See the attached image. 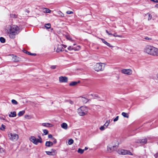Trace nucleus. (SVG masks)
<instances>
[{
    "label": "nucleus",
    "instance_id": "f257e3e1",
    "mask_svg": "<svg viewBox=\"0 0 158 158\" xmlns=\"http://www.w3.org/2000/svg\"><path fill=\"white\" fill-rule=\"evenodd\" d=\"M6 30L9 36L11 39H14L15 35L19 34L20 32V29L15 25H8L6 26Z\"/></svg>",
    "mask_w": 158,
    "mask_h": 158
},
{
    "label": "nucleus",
    "instance_id": "f03ea898",
    "mask_svg": "<svg viewBox=\"0 0 158 158\" xmlns=\"http://www.w3.org/2000/svg\"><path fill=\"white\" fill-rule=\"evenodd\" d=\"M144 52L148 54L158 56V49L152 46L148 45L144 49Z\"/></svg>",
    "mask_w": 158,
    "mask_h": 158
},
{
    "label": "nucleus",
    "instance_id": "7ed1b4c3",
    "mask_svg": "<svg viewBox=\"0 0 158 158\" xmlns=\"http://www.w3.org/2000/svg\"><path fill=\"white\" fill-rule=\"evenodd\" d=\"M39 139H36L34 136H31L29 139L30 140L33 144L37 145L38 143H42L43 142L42 139L40 136H38Z\"/></svg>",
    "mask_w": 158,
    "mask_h": 158
},
{
    "label": "nucleus",
    "instance_id": "20e7f679",
    "mask_svg": "<svg viewBox=\"0 0 158 158\" xmlns=\"http://www.w3.org/2000/svg\"><path fill=\"white\" fill-rule=\"evenodd\" d=\"M88 109L86 106H81L77 110V112L80 116H84L87 114Z\"/></svg>",
    "mask_w": 158,
    "mask_h": 158
},
{
    "label": "nucleus",
    "instance_id": "39448f33",
    "mask_svg": "<svg viewBox=\"0 0 158 158\" xmlns=\"http://www.w3.org/2000/svg\"><path fill=\"white\" fill-rule=\"evenodd\" d=\"M105 65L104 64L101 63H97L94 66V70L97 71H102L104 69Z\"/></svg>",
    "mask_w": 158,
    "mask_h": 158
},
{
    "label": "nucleus",
    "instance_id": "423d86ee",
    "mask_svg": "<svg viewBox=\"0 0 158 158\" xmlns=\"http://www.w3.org/2000/svg\"><path fill=\"white\" fill-rule=\"evenodd\" d=\"M118 153L121 155H124L126 154H128L130 155H132L133 154L131 153L127 150L124 149H120L118 151Z\"/></svg>",
    "mask_w": 158,
    "mask_h": 158
},
{
    "label": "nucleus",
    "instance_id": "0eeeda50",
    "mask_svg": "<svg viewBox=\"0 0 158 158\" xmlns=\"http://www.w3.org/2000/svg\"><path fill=\"white\" fill-rule=\"evenodd\" d=\"M9 135H10V136H9L10 139L13 141H16L18 139L19 136L16 134L10 133Z\"/></svg>",
    "mask_w": 158,
    "mask_h": 158
},
{
    "label": "nucleus",
    "instance_id": "6e6552de",
    "mask_svg": "<svg viewBox=\"0 0 158 158\" xmlns=\"http://www.w3.org/2000/svg\"><path fill=\"white\" fill-rule=\"evenodd\" d=\"M121 72L125 74L131 75L132 74V70L130 69H123L121 70Z\"/></svg>",
    "mask_w": 158,
    "mask_h": 158
},
{
    "label": "nucleus",
    "instance_id": "1a4fd4ad",
    "mask_svg": "<svg viewBox=\"0 0 158 158\" xmlns=\"http://www.w3.org/2000/svg\"><path fill=\"white\" fill-rule=\"evenodd\" d=\"M59 81L61 83L67 82L68 81V78L66 77H59Z\"/></svg>",
    "mask_w": 158,
    "mask_h": 158
},
{
    "label": "nucleus",
    "instance_id": "9d476101",
    "mask_svg": "<svg viewBox=\"0 0 158 158\" xmlns=\"http://www.w3.org/2000/svg\"><path fill=\"white\" fill-rule=\"evenodd\" d=\"M80 46L78 45L77 46V48H73L71 46H69L68 47V49L69 51H71L72 50H74V51H78L80 50Z\"/></svg>",
    "mask_w": 158,
    "mask_h": 158
},
{
    "label": "nucleus",
    "instance_id": "9b49d317",
    "mask_svg": "<svg viewBox=\"0 0 158 158\" xmlns=\"http://www.w3.org/2000/svg\"><path fill=\"white\" fill-rule=\"evenodd\" d=\"M117 146H111L110 145V147H108L107 148V149L108 151L109 152H112L115 149L117 148Z\"/></svg>",
    "mask_w": 158,
    "mask_h": 158
},
{
    "label": "nucleus",
    "instance_id": "f8f14e48",
    "mask_svg": "<svg viewBox=\"0 0 158 158\" xmlns=\"http://www.w3.org/2000/svg\"><path fill=\"white\" fill-rule=\"evenodd\" d=\"M56 151V150L54 149H52L51 151H46V153L48 155L54 156L55 154L54 153Z\"/></svg>",
    "mask_w": 158,
    "mask_h": 158
},
{
    "label": "nucleus",
    "instance_id": "ddd939ff",
    "mask_svg": "<svg viewBox=\"0 0 158 158\" xmlns=\"http://www.w3.org/2000/svg\"><path fill=\"white\" fill-rule=\"evenodd\" d=\"M11 56H12V60L14 62H18L19 61V58L18 57L15 56H14L13 54H12Z\"/></svg>",
    "mask_w": 158,
    "mask_h": 158
},
{
    "label": "nucleus",
    "instance_id": "4468645a",
    "mask_svg": "<svg viewBox=\"0 0 158 158\" xmlns=\"http://www.w3.org/2000/svg\"><path fill=\"white\" fill-rule=\"evenodd\" d=\"M147 140L146 139H140L136 142L137 143H146L147 142Z\"/></svg>",
    "mask_w": 158,
    "mask_h": 158
},
{
    "label": "nucleus",
    "instance_id": "2eb2a0df",
    "mask_svg": "<svg viewBox=\"0 0 158 158\" xmlns=\"http://www.w3.org/2000/svg\"><path fill=\"white\" fill-rule=\"evenodd\" d=\"M53 143L50 141H47L45 143V145L48 147H50L52 146Z\"/></svg>",
    "mask_w": 158,
    "mask_h": 158
},
{
    "label": "nucleus",
    "instance_id": "dca6fc26",
    "mask_svg": "<svg viewBox=\"0 0 158 158\" xmlns=\"http://www.w3.org/2000/svg\"><path fill=\"white\" fill-rule=\"evenodd\" d=\"M42 125L44 127H51L53 126L52 124L48 123H42Z\"/></svg>",
    "mask_w": 158,
    "mask_h": 158
},
{
    "label": "nucleus",
    "instance_id": "f3484780",
    "mask_svg": "<svg viewBox=\"0 0 158 158\" xmlns=\"http://www.w3.org/2000/svg\"><path fill=\"white\" fill-rule=\"evenodd\" d=\"M43 12L44 13H50L51 12V10L47 8H44L42 9Z\"/></svg>",
    "mask_w": 158,
    "mask_h": 158
},
{
    "label": "nucleus",
    "instance_id": "a211bd4d",
    "mask_svg": "<svg viewBox=\"0 0 158 158\" xmlns=\"http://www.w3.org/2000/svg\"><path fill=\"white\" fill-rule=\"evenodd\" d=\"M61 127L65 129L66 130L68 128V125L67 124L65 123H63L61 125Z\"/></svg>",
    "mask_w": 158,
    "mask_h": 158
},
{
    "label": "nucleus",
    "instance_id": "6ab92c4d",
    "mask_svg": "<svg viewBox=\"0 0 158 158\" xmlns=\"http://www.w3.org/2000/svg\"><path fill=\"white\" fill-rule=\"evenodd\" d=\"M101 40H102V41L104 44H105L107 46H108L109 47H110V48H112L113 47V46H111L109 43L107 42L106 40H105L102 39H101Z\"/></svg>",
    "mask_w": 158,
    "mask_h": 158
},
{
    "label": "nucleus",
    "instance_id": "aec40b11",
    "mask_svg": "<svg viewBox=\"0 0 158 158\" xmlns=\"http://www.w3.org/2000/svg\"><path fill=\"white\" fill-rule=\"evenodd\" d=\"M63 50V48L61 46V45L59 46L56 50V52H60L62 51Z\"/></svg>",
    "mask_w": 158,
    "mask_h": 158
},
{
    "label": "nucleus",
    "instance_id": "412c9836",
    "mask_svg": "<svg viewBox=\"0 0 158 158\" xmlns=\"http://www.w3.org/2000/svg\"><path fill=\"white\" fill-rule=\"evenodd\" d=\"M9 116L10 117H14L16 116V113L15 111L11 112Z\"/></svg>",
    "mask_w": 158,
    "mask_h": 158
},
{
    "label": "nucleus",
    "instance_id": "4be33fe9",
    "mask_svg": "<svg viewBox=\"0 0 158 158\" xmlns=\"http://www.w3.org/2000/svg\"><path fill=\"white\" fill-rule=\"evenodd\" d=\"M79 82H80L79 81H78V82L73 81V82H70L69 83V85L71 86H75V85H76L77 83H78Z\"/></svg>",
    "mask_w": 158,
    "mask_h": 158
},
{
    "label": "nucleus",
    "instance_id": "5701e85b",
    "mask_svg": "<svg viewBox=\"0 0 158 158\" xmlns=\"http://www.w3.org/2000/svg\"><path fill=\"white\" fill-rule=\"evenodd\" d=\"M23 52L25 53H26L27 54H28V55H34V56H35L36 55V54H35V53H31L30 52H28L26 50H23Z\"/></svg>",
    "mask_w": 158,
    "mask_h": 158
},
{
    "label": "nucleus",
    "instance_id": "b1692460",
    "mask_svg": "<svg viewBox=\"0 0 158 158\" xmlns=\"http://www.w3.org/2000/svg\"><path fill=\"white\" fill-rule=\"evenodd\" d=\"M122 115L124 117L126 118H129L128 114L127 113H126L125 112H122Z\"/></svg>",
    "mask_w": 158,
    "mask_h": 158
},
{
    "label": "nucleus",
    "instance_id": "393cba45",
    "mask_svg": "<svg viewBox=\"0 0 158 158\" xmlns=\"http://www.w3.org/2000/svg\"><path fill=\"white\" fill-rule=\"evenodd\" d=\"M81 100L83 103H86L88 102L89 100L85 98L82 97L81 98Z\"/></svg>",
    "mask_w": 158,
    "mask_h": 158
},
{
    "label": "nucleus",
    "instance_id": "a878e982",
    "mask_svg": "<svg viewBox=\"0 0 158 158\" xmlns=\"http://www.w3.org/2000/svg\"><path fill=\"white\" fill-rule=\"evenodd\" d=\"M25 112V111L24 110L20 111L18 114V115L19 116H22L23 115V114H24Z\"/></svg>",
    "mask_w": 158,
    "mask_h": 158
},
{
    "label": "nucleus",
    "instance_id": "bb28decb",
    "mask_svg": "<svg viewBox=\"0 0 158 158\" xmlns=\"http://www.w3.org/2000/svg\"><path fill=\"white\" fill-rule=\"evenodd\" d=\"M73 139H70L69 140L68 143L69 145H71L73 143Z\"/></svg>",
    "mask_w": 158,
    "mask_h": 158
},
{
    "label": "nucleus",
    "instance_id": "cd10ccee",
    "mask_svg": "<svg viewBox=\"0 0 158 158\" xmlns=\"http://www.w3.org/2000/svg\"><path fill=\"white\" fill-rule=\"evenodd\" d=\"M84 151V150L82 149L81 148H78V150L77 151V152L78 153H80L81 154H82Z\"/></svg>",
    "mask_w": 158,
    "mask_h": 158
},
{
    "label": "nucleus",
    "instance_id": "c85d7f7f",
    "mask_svg": "<svg viewBox=\"0 0 158 158\" xmlns=\"http://www.w3.org/2000/svg\"><path fill=\"white\" fill-rule=\"evenodd\" d=\"M110 120H109L108 121H107L106 122V123H105V124H104V125L106 127H107L108 125H109V124H110Z\"/></svg>",
    "mask_w": 158,
    "mask_h": 158
},
{
    "label": "nucleus",
    "instance_id": "c756f323",
    "mask_svg": "<svg viewBox=\"0 0 158 158\" xmlns=\"http://www.w3.org/2000/svg\"><path fill=\"white\" fill-rule=\"evenodd\" d=\"M0 41L1 43H4L5 42V39L2 37L0 38Z\"/></svg>",
    "mask_w": 158,
    "mask_h": 158
},
{
    "label": "nucleus",
    "instance_id": "7c9ffc66",
    "mask_svg": "<svg viewBox=\"0 0 158 158\" xmlns=\"http://www.w3.org/2000/svg\"><path fill=\"white\" fill-rule=\"evenodd\" d=\"M45 27L47 29H49L51 27V24L50 23L46 24L45 25Z\"/></svg>",
    "mask_w": 158,
    "mask_h": 158
},
{
    "label": "nucleus",
    "instance_id": "2f4dec72",
    "mask_svg": "<svg viewBox=\"0 0 158 158\" xmlns=\"http://www.w3.org/2000/svg\"><path fill=\"white\" fill-rule=\"evenodd\" d=\"M10 16L11 17L13 18H16L17 17V15L15 14H10Z\"/></svg>",
    "mask_w": 158,
    "mask_h": 158
},
{
    "label": "nucleus",
    "instance_id": "473e14b6",
    "mask_svg": "<svg viewBox=\"0 0 158 158\" xmlns=\"http://www.w3.org/2000/svg\"><path fill=\"white\" fill-rule=\"evenodd\" d=\"M11 102L14 104L17 105L18 104L17 102L14 99H12L11 100Z\"/></svg>",
    "mask_w": 158,
    "mask_h": 158
},
{
    "label": "nucleus",
    "instance_id": "72a5a7b5",
    "mask_svg": "<svg viewBox=\"0 0 158 158\" xmlns=\"http://www.w3.org/2000/svg\"><path fill=\"white\" fill-rule=\"evenodd\" d=\"M43 131L44 135H46L48 134V131L47 130H44Z\"/></svg>",
    "mask_w": 158,
    "mask_h": 158
},
{
    "label": "nucleus",
    "instance_id": "f704fd0d",
    "mask_svg": "<svg viewBox=\"0 0 158 158\" xmlns=\"http://www.w3.org/2000/svg\"><path fill=\"white\" fill-rule=\"evenodd\" d=\"M5 127H6L3 124H2L1 125V127L0 128V129L1 130L3 131L5 129Z\"/></svg>",
    "mask_w": 158,
    "mask_h": 158
},
{
    "label": "nucleus",
    "instance_id": "c9c22d12",
    "mask_svg": "<svg viewBox=\"0 0 158 158\" xmlns=\"http://www.w3.org/2000/svg\"><path fill=\"white\" fill-rule=\"evenodd\" d=\"M58 14L61 17L64 16V14L60 11L58 12Z\"/></svg>",
    "mask_w": 158,
    "mask_h": 158
},
{
    "label": "nucleus",
    "instance_id": "e433bc0d",
    "mask_svg": "<svg viewBox=\"0 0 158 158\" xmlns=\"http://www.w3.org/2000/svg\"><path fill=\"white\" fill-rule=\"evenodd\" d=\"M66 38L67 40H69L71 41H73V40L72 39V38L69 36H67L66 37Z\"/></svg>",
    "mask_w": 158,
    "mask_h": 158
},
{
    "label": "nucleus",
    "instance_id": "4c0bfd02",
    "mask_svg": "<svg viewBox=\"0 0 158 158\" xmlns=\"http://www.w3.org/2000/svg\"><path fill=\"white\" fill-rule=\"evenodd\" d=\"M52 140L53 141V143H54L55 144L56 143V140L54 138H52Z\"/></svg>",
    "mask_w": 158,
    "mask_h": 158
},
{
    "label": "nucleus",
    "instance_id": "58836bf2",
    "mask_svg": "<svg viewBox=\"0 0 158 158\" xmlns=\"http://www.w3.org/2000/svg\"><path fill=\"white\" fill-rule=\"evenodd\" d=\"M119 116H117L116 117V118L114 119V122H116L118 120V119Z\"/></svg>",
    "mask_w": 158,
    "mask_h": 158
},
{
    "label": "nucleus",
    "instance_id": "ea45409f",
    "mask_svg": "<svg viewBox=\"0 0 158 158\" xmlns=\"http://www.w3.org/2000/svg\"><path fill=\"white\" fill-rule=\"evenodd\" d=\"M66 13L67 14L69 15V14H73V12L72 11H70L69 10V11H67Z\"/></svg>",
    "mask_w": 158,
    "mask_h": 158
},
{
    "label": "nucleus",
    "instance_id": "a19ab883",
    "mask_svg": "<svg viewBox=\"0 0 158 158\" xmlns=\"http://www.w3.org/2000/svg\"><path fill=\"white\" fill-rule=\"evenodd\" d=\"M105 126L104 125L103 126H101L100 128V129L101 130H102V131H103V130H104V129H105Z\"/></svg>",
    "mask_w": 158,
    "mask_h": 158
},
{
    "label": "nucleus",
    "instance_id": "79ce46f5",
    "mask_svg": "<svg viewBox=\"0 0 158 158\" xmlns=\"http://www.w3.org/2000/svg\"><path fill=\"white\" fill-rule=\"evenodd\" d=\"M148 15V20H150L152 18V15L149 14H147Z\"/></svg>",
    "mask_w": 158,
    "mask_h": 158
},
{
    "label": "nucleus",
    "instance_id": "37998d69",
    "mask_svg": "<svg viewBox=\"0 0 158 158\" xmlns=\"http://www.w3.org/2000/svg\"><path fill=\"white\" fill-rule=\"evenodd\" d=\"M106 33L109 35H113V34L110 32H109L107 30H106Z\"/></svg>",
    "mask_w": 158,
    "mask_h": 158
},
{
    "label": "nucleus",
    "instance_id": "c03bdc74",
    "mask_svg": "<svg viewBox=\"0 0 158 158\" xmlns=\"http://www.w3.org/2000/svg\"><path fill=\"white\" fill-rule=\"evenodd\" d=\"M0 152L1 153H3L4 152V149L2 148H0Z\"/></svg>",
    "mask_w": 158,
    "mask_h": 158
},
{
    "label": "nucleus",
    "instance_id": "a18cd8bd",
    "mask_svg": "<svg viewBox=\"0 0 158 158\" xmlns=\"http://www.w3.org/2000/svg\"><path fill=\"white\" fill-rule=\"evenodd\" d=\"M145 39L146 40H152V38H149L147 37H146L145 38Z\"/></svg>",
    "mask_w": 158,
    "mask_h": 158
},
{
    "label": "nucleus",
    "instance_id": "49530a36",
    "mask_svg": "<svg viewBox=\"0 0 158 158\" xmlns=\"http://www.w3.org/2000/svg\"><path fill=\"white\" fill-rule=\"evenodd\" d=\"M48 137L49 138H52H52H53V137H52V135L51 134H49L48 135Z\"/></svg>",
    "mask_w": 158,
    "mask_h": 158
},
{
    "label": "nucleus",
    "instance_id": "de8ad7c7",
    "mask_svg": "<svg viewBox=\"0 0 158 158\" xmlns=\"http://www.w3.org/2000/svg\"><path fill=\"white\" fill-rule=\"evenodd\" d=\"M114 37H121V38H123V37L122 36V35H114Z\"/></svg>",
    "mask_w": 158,
    "mask_h": 158
},
{
    "label": "nucleus",
    "instance_id": "09e8293b",
    "mask_svg": "<svg viewBox=\"0 0 158 158\" xmlns=\"http://www.w3.org/2000/svg\"><path fill=\"white\" fill-rule=\"evenodd\" d=\"M151 1L154 2H158V0H150Z\"/></svg>",
    "mask_w": 158,
    "mask_h": 158
},
{
    "label": "nucleus",
    "instance_id": "8fccbe9b",
    "mask_svg": "<svg viewBox=\"0 0 158 158\" xmlns=\"http://www.w3.org/2000/svg\"><path fill=\"white\" fill-rule=\"evenodd\" d=\"M51 68L52 69H55L56 68V67L55 66H52L51 67Z\"/></svg>",
    "mask_w": 158,
    "mask_h": 158
},
{
    "label": "nucleus",
    "instance_id": "3c124183",
    "mask_svg": "<svg viewBox=\"0 0 158 158\" xmlns=\"http://www.w3.org/2000/svg\"><path fill=\"white\" fill-rule=\"evenodd\" d=\"M155 7L156 8H158V4H157L155 5Z\"/></svg>",
    "mask_w": 158,
    "mask_h": 158
},
{
    "label": "nucleus",
    "instance_id": "603ef678",
    "mask_svg": "<svg viewBox=\"0 0 158 158\" xmlns=\"http://www.w3.org/2000/svg\"><path fill=\"white\" fill-rule=\"evenodd\" d=\"M62 46L64 48H66L67 47V46L64 44H62Z\"/></svg>",
    "mask_w": 158,
    "mask_h": 158
},
{
    "label": "nucleus",
    "instance_id": "864d4df0",
    "mask_svg": "<svg viewBox=\"0 0 158 158\" xmlns=\"http://www.w3.org/2000/svg\"><path fill=\"white\" fill-rule=\"evenodd\" d=\"M70 103L71 104H73V102L72 101H70Z\"/></svg>",
    "mask_w": 158,
    "mask_h": 158
},
{
    "label": "nucleus",
    "instance_id": "5fc2aeb1",
    "mask_svg": "<svg viewBox=\"0 0 158 158\" xmlns=\"http://www.w3.org/2000/svg\"><path fill=\"white\" fill-rule=\"evenodd\" d=\"M88 149V148L87 147H85L84 150V151H85V150H86Z\"/></svg>",
    "mask_w": 158,
    "mask_h": 158
},
{
    "label": "nucleus",
    "instance_id": "6e6d98bb",
    "mask_svg": "<svg viewBox=\"0 0 158 158\" xmlns=\"http://www.w3.org/2000/svg\"><path fill=\"white\" fill-rule=\"evenodd\" d=\"M156 158H158V152L156 154Z\"/></svg>",
    "mask_w": 158,
    "mask_h": 158
},
{
    "label": "nucleus",
    "instance_id": "4d7b16f0",
    "mask_svg": "<svg viewBox=\"0 0 158 158\" xmlns=\"http://www.w3.org/2000/svg\"><path fill=\"white\" fill-rule=\"evenodd\" d=\"M29 116L28 115H25V118H27V117H28Z\"/></svg>",
    "mask_w": 158,
    "mask_h": 158
},
{
    "label": "nucleus",
    "instance_id": "13d9d810",
    "mask_svg": "<svg viewBox=\"0 0 158 158\" xmlns=\"http://www.w3.org/2000/svg\"><path fill=\"white\" fill-rule=\"evenodd\" d=\"M156 77L158 79V73L156 74Z\"/></svg>",
    "mask_w": 158,
    "mask_h": 158
},
{
    "label": "nucleus",
    "instance_id": "bf43d9fd",
    "mask_svg": "<svg viewBox=\"0 0 158 158\" xmlns=\"http://www.w3.org/2000/svg\"><path fill=\"white\" fill-rule=\"evenodd\" d=\"M117 35L116 33H114V34H113L112 35H113L114 36V35Z\"/></svg>",
    "mask_w": 158,
    "mask_h": 158
},
{
    "label": "nucleus",
    "instance_id": "052dcab7",
    "mask_svg": "<svg viewBox=\"0 0 158 158\" xmlns=\"http://www.w3.org/2000/svg\"><path fill=\"white\" fill-rule=\"evenodd\" d=\"M76 45V44H73V46H75V45Z\"/></svg>",
    "mask_w": 158,
    "mask_h": 158
}]
</instances>
